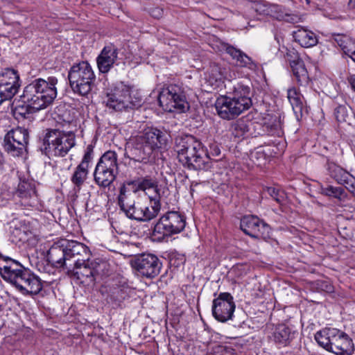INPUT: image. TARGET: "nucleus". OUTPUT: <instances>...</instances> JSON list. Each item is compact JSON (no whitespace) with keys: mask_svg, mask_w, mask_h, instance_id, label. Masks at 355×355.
I'll use <instances>...</instances> for the list:
<instances>
[{"mask_svg":"<svg viewBox=\"0 0 355 355\" xmlns=\"http://www.w3.org/2000/svg\"><path fill=\"white\" fill-rule=\"evenodd\" d=\"M168 135L154 127H147L127 143L125 157L131 160L147 163L153 159L155 150L165 146Z\"/></svg>","mask_w":355,"mask_h":355,"instance_id":"nucleus-1","label":"nucleus"},{"mask_svg":"<svg viewBox=\"0 0 355 355\" xmlns=\"http://www.w3.org/2000/svg\"><path fill=\"white\" fill-rule=\"evenodd\" d=\"M168 135L154 127H147L127 143L125 157L131 160L147 163L153 159L155 150L165 146Z\"/></svg>","mask_w":355,"mask_h":355,"instance_id":"nucleus-2","label":"nucleus"},{"mask_svg":"<svg viewBox=\"0 0 355 355\" xmlns=\"http://www.w3.org/2000/svg\"><path fill=\"white\" fill-rule=\"evenodd\" d=\"M251 96V89L248 85L236 83L230 96H221L216 99L215 107L218 114L227 120L238 116L252 105Z\"/></svg>","mask_w":355,"mask_h":355,"instance_id":"nucleus-3","label":"nucleus"},{"mask_svg":"<svg viewBox=\"0 0 355 355\" xmlns=\"http://www.w3.org/2000/svg\"><path fill=\"white\" fill-rule=\"evenodd\" d=\"M57 83L55 77H49L47 80L35 79L25 87L21 96V100L27 107L35 112L45 109L57 96Z\"/></svg>","mask_w":355,"mask_h":355,"instance_id":"nucleus-4","label":"nucleus"},{"mask_svg":"<svg viewBox=\"0 0 355 355\" xmlns=\"http://www.w3.org/2000/svg\"><path fill=\"white\" fill-rule=\"evenodd\" d=\"M5 261L6 264L0 266V274L3 279L24 294L36 295L40 293L42 285L37 277L15 260L7 258Z\"/></svg>","mask_w":355,"mask_h":355,"instance_id":"nucleus-5","label":"nucleus"},{"mask_svg":"<svg viewBox=\"0 0 355 355\" xmlns=\"http://www.w3.org/2000/svg\"><path fill=\"white\" fill-rule=\"evenodd\" d=\"M175 150L180 162L190 169L207 171L212 167L209 155L202 156L204 150L201 143L193 136L177 139Z\"/></svg>","mask_w":355,"mask_h":355,"instance_id":"nucleus-6","label":"nucleus"},{"mask_svg":"<svg viewBox=\"0 0 355 355\" xmlns=\"http://www.w3.org/2000/svg\"><path fill=\"white\" fill-rule=\"evenodd\" d=\"M315 340L321 347L336 355H352L354 352L352 339L336 328H324L317 331Z\"/></svg>","mask_w":355,"mask_h":355,"instance_id":"nucleus-7","label":"nucleus"},{"mask_svg":"<svg viewBox=\"0 0 355 355\" xmlns=\"http://www.w3.org/2000/svg\"><path fill=\"white\" fill-rule=\"evenodd\" d=\"M68 79L70 87L75 94L87 96L94 87L96 76L87 62H81L70 68Z\"/></svg>","mask_w":355,"mask_h":355,"instance_id":"nucleus-8","label":"nucleus"},{"mask_svg":"<svg viewBox=\"0 0 355 355\" xmlns=\"http://www.w3.org/2000/svg\"><path fill=\"white\" fill-rule=\"evenodd\" d=\"M44 153L49 157H64L76 145V136L71 131L57 129L48 130L44 138Z\"/></svg>","mask_w":355,"mask_h":355,"instance_id":"nucleus-9","label":"nucleus"},{"mask_svg":"<svg viewBox=\"0 0 355 355\" xmlns=\"http://www.w3.org/2000/svg\"><path fill=\"white\" fill-rule=\"evenodd\" d=\"M109 264L107 261L96 259L75 263L73 275L86 286L94 285L98 276L108 275Z\"/></svg>","mask_w":355,"mask_h":355,"instance_id":"nucleus-10","label":"nucleus"},{"mask_svg":"<svg viewBox=\"0 0 355 355\" xmlns=\"http://www.w3.org/2000/svg\"><path fill=\"white\" fill-rule=\"evenodd\" d=\"M118 173L117 155L114 151L105 152L97 163L94 173L96 183L103 187H109Z\"/></svg>","mask_w":355,"mask_h":355,"instance_id":"nucleus-11","label":"nucleus"},{"mask_svg":"<svg viewBox=\"0 0 355 355\" xmlns=\"http://www.w3.org/2000/svg\"><path fill=\"white\" fill-rule=\"evenodd\" d=\"M185 217L178 211H168L155 224L153 235L158 239L181 232L185 227Z\"/></svg>","mask_w":355,"mask_h":355,"instance_id":"nucleus-12","label":"nucleus"},{"mask_svg":"<svg viewBox=\"0 0 355 355\" xmlns=\"http://www.w3.org/2000/svg\"><path fill=\"white\" fill-rule=\"evenodd\" d=\"M105 102L107 107L115 111L132 108L135 105L131 97V87L122 82L109 89Z\"/></svg>","mask_w":355,"mask_h":355,"instance_id":"nucleus-13","label":"nucleus"},{"mask_svg":"<svg viewBox=\"0 0 355 355\" xmlns=\"http://www.w3.org/2000/svg\"><path fill=\"white\" fill-rule=\"evenodd\" d=\"M159 105L166 112H183L187 105L185 96L180 88L170 85L162 89L158 97Z\"/></svg>","mask_w":355,"mask_h":355,"instance_id":"nucleus-14","label":"nucleus"},{"mask_svg":"<svg viewBox=\"0 0 355 355\" xmlns=\"http://www.w3.org/2000/svg\"><path fill=\"white\" fill-rule=\"evenodd\" d=\"M28 132L21 127L8 131L3 139L5 150L14 157L22 155L28 142Z\"/></svg>","mask_w":355,"mask_h":355,"instance_id":"nucleus-15","label":"nucleus"},{"mask_svg":"<svg viewBox=\"0 0 355 355\" xmlns=\"http://www.w3.org/2000/svg\"><path fill=\"white\" fill-rule=\"evenodd\" d=\"M132 266L141 276L152 279L159 274L162 262L154 254H142L135 258Z\"/></svg>","mask_w":355,"mask_h":355,"instance_id":"nucleus-16","label":"nucleus"},{"mask_svg":"<svg viewBox=\"0 0 355 355\" xmlns=\"http://www.w3.org/2000/svg\"><path fill=\"white\" fill-rule=\"evenodd\" d=\"M19 76L17 71L6 69L0 73V105L10 101L20 87Z\"/></svg>","mask_w":355,"mask_h":355,"instance_id":"nucleus-17","label":"nucleus"},{"mask_svg":"<svg viewBox=\"0 0 355 355\" xmlns=\"http://www.w3.org/2000/svg\"><path fill=\"white\" fill-rule=\"evenodd\" d=\"M235 304L233 297L229 293H220L212 304L213 316L219 322H225L232 318Z\"/></svg>","mask_w":355,"mask_h":355,"instance_id":"nucleus-18","label":"nucleus"},{"mask_svg":"<svg viewBox=\"0 0 355 355\" xmlns=\"http://www.w3.org/2000/svg\"><path fill=\"white\" fill-rule=\"evenodd\" d=\"M16 203L24 207H35L37 204L35 183L33 180H23L18 184L13 196Z\"/></svg>","mask_w":355,"mask_h":355,"instance_id":"nucleus-19","label":"nucleus"},{"mask_svg":"<svg viewBox=\"0 0 355 355\" xmlns=\"http://www.w3.org/2000/svg\"><path fill=\"white\" fill-rule=\"evenodd\" d=\"M241 228L245 234L253 238H266L270 227L263 220L254 216H245L241 220Z\"/></svg>","mask_w":355,"mask_h":355,"instance_id":"nucleus-20","label":"nucleus"},{"mask_svg":"<svg viewBox=\"0 0 355 355\" xmlns=\"http://www.w3.org/2000/svg\"><path fill=\"white\" fill-rule=\"evenodd\" d=\"M94 147L92 145H88L85 150L82 161L76 166L73 175L71 177V181L78 190H80L84 182L87 178L89 165L93 159Z\"/></svg>","mask_w":355,"mask_h":355,"instance_id":"nucleus-21","label":"nucleus"},{"mask_svg":"<svg viewBox=\"0 0 355 355\" xmlns=\"http://www.w3.org/2000/svg\"><path fill=\"white\" fill-rule=\"evenodd\" d=\"M64 245L67 261H72L75 264L90 259V251L85 245L76 241H65Z\"/></svg>","mask_w":355,"mask_h":355,"instance_id":"nucleus-22","label":"nucleus"},{"mask_svg":"<svg viewBox=\"0 0 355 355\" xmlns=\"http://www.w3.org/2000/svg\"><path fill=\"white\" fill-rule=\"evenodd\" d=\"M118 49L112 44L105 46L96 59L99 71L107 73L117 60Z\"/></svg>","mask_w":355,"mask_h":355,"instance_id":"nucleus-23","label":"nucleus"},{"mask_svg":"<svg viewBox=\"0 0 355 355\" xmlns=\"http://www.w3.org/2000/svg\"><path fill=\"white\" fill-rule=\"evenodd\" d=\"M287 98L292 106L296 119L299 121L305 113H307L304 96L295 87H291L287 91Z\"/></svg>","mask_w":355,"mask_h":355,"instance_id":"nucleus-24","label":"nucleus"},{"mask_svg":"<svg viewBox=\"0 0 355 355\" xmlns=\"http://www.w3.org/2000/svg\"><path fill=\"white\" fill-rule=\"evenodd\" d=\"M47 260L55 267L59 268L67 265L64 242L53 244L48 251Z\"/></svg>","mask_w":355,"mask_h":355,"instance_id":"nucleus-25","label":"nucleus"},{"mask_svg":"<svg viewBox=\"0 0 355 355\" xmlns=\"http://www.w3.org/2000/svg\"><path fill=\"white\" fill-rule=\"evenodd\" d=\"M293 36L295 41L304 48L314 46L318 42L316 35L304 27H297V29L293 31Z\"/></svg>","mask_w":355,"mask_h":355,"instance_id":"nucleus-26","label":"nucleus"},{"mask_svg":"<svg viewBox=\"0 0 355 355\" xmlns=\"http://www.w3.org/2000/svg\"><path fill=\"white\" fill-rule=\"evenodd\" d=\"M223 49L236 61L237 65L249 69H252L254 66L251 58L240 49L228 44H223Z\"/></svg>","mask_w":355,"mask_h":355,"instance_id":"nucleus-27","label":"nucleus"},{"mask_svg":"<svg viewBox=\"0 0 355 355\" xmlns=\"http://www.w3.org/2000/svg\"><path fill=\"white\" fill-rule=\"evenodd\" d=\"M142 211L139 221L147 222L155 218L160 211V200L155 197H150L149 204L142 203Z\"/></svg>","mask_w":355,"mask_h":355,"instance_id":"nucleus-28","label":"nucleus"},{"mask_svg":"<svg viewBox=\"0 0 355 355\" xmlns=\"http://www.w3.org/2000/svg\"><path fill=\"white\" fill-rule=\"evenodd\" d=\"M295 331L285 324H279L273 334L274 340L281 346H286L294 338Z\"/></svg>","mask_w":355,"mask_h":355,"instance_id":"nucleus-29","label":"nucleus"},{"mask_svg":"<svg viewBox=\"0 0 355 355\" xmlns=\"http://www.w3.org/2000/svg\"><path fill=\"white\" fill-rule=\"evenodd\" d=\"M135 196L134 192L128 189L125 185L121 187L118 196V204L123 213L131 206L135 205Z\"/></svg>","mask_w":355,"mask_h":355,"instance_id":"nucleus-30","label":"nucleus"},{"mask_svg":"<svg viewBox=\"0 0 355 355\" xmlns=\"http://www.w3.org/2000/svg\"><path fill=\"white\" fill-rule=\"evenodd\" d=\"M335 41L345 54L355 62V40L345 35H338L335 37Z\"/></svg>","mask_w":355,"mask_h":355,"instance_id":"nucleus-31","label":"nucleus"},{"mask_svg":"<svg viewBox=\"0 0 355 355\" xmlns=\"http://www.w3.org/2000/svg\"><path fill=\"white\" fill-rule=\"evenodd\" d=\"M328 170L330 176L340 184L344 185L353 176L335 163H330Z\"/></svg>","mask_w":355,"mask_h":355,"instance_id":"nucleus-32","label":"nucleus"},{"mask_svg":"<svg viewBox=\"0 0 355 355\" xmlns=\"http://www.w3.org/2000/svg\"><path fill=\"white\" fill-rule=\"evenodd\" d=\"M290 66L292 69L293 75L300 85L308 83V72L302 59L294 64H291Z\"/></svg>","mask_w":355,"mask_h":355,"instance_id":"nucleus-33","label":"nucleus"},{"mask_svg":"<svg viewBox=\"0 0 355 355\" xmlns=\"http://www.w3.org/2000/svg\"><path fill=\"white\" fill-rule=\"evenodd\" d=\"M137 190L144 191H153L154 196H149L150 197H157L159 199V189L158 188L157 182L156 180L146 178L138 183Z\"/></svg>","mask_w":355,"mask_h":355,"instance_id":"nucleus-34","label":"nucleus"},{"mask_svg":"<svg viewBox=\"0 0 355 355\" xmlns=\"http://www.w3.org/2000/svg\"><path fill=\"white\" fill-rule=\"evenodd\" d=\"M207 74L211 84L221 82L224 77L223 69L217 64H213L210 66Z\"/></svg>","mask_w":355,"mask_h":355,"instance_id":"nucleus-35","label":"nucleus"},{"mask_svg":"<svg viewBox=\"0 0 355 355\" xmlns=\"http://www.w3.org/2000/svg\"><path fill=\"white\" fill-rule=\"evenodd\" d=\"M249 130L248 125L246 124L245 121L243 120H238L235 121L232 125H231V132L232 134L235 137H242L245 135L246 132H248Z\"/></svg>","mask_w":355,"mask_h":355,"instance_id":"nucleus-36","label":"nucleus"},{"mask_svg":"<svg viewBox=\"0 0 355 355\" xmlns=\"http://www.w3.org/2000/svg\"><path fill=\"white\" fill-rule=\"evenodd\" d=\"M271 5V3L266 1L260 0L254 2L252 8L257 14L260 15L268 16Z\"/></svg>","mask_w":355,"mask_h":355,"instance_id":"nucleus-37","label":"nucleus"},{"mask_svg":"<svg viewBox=\"0 0 355 355\" xmlns=\"http://www.w3.org/2000/svg\"><path fill=\"white\" fill-rule=\"evenodd\" d=\"M286 10L279 5L272 4L268 16L279 21H283L285 17Z\"/></svg>","mask_w":355,"mask_h":355,"instance_id":"nucleus-38","label":"nucleus"},{"mask_svg":"<svg viewBox=\"0 0 355 355\" xmlns=\"http://www.w3.org/2000/svg\"><path fill=\"white\" fill-rule=\"evenodd\" d=\"M349 114L348 107L345 105H340L335 108L334 114L338 122H347Z\"/></svg>","mask_w":355,"mask_h":355,"instance_id":"nucleus-39","label":"nucleus"},{"mask_svg":"<svg viewBox=\"0 0 355 355\" xmlns=\"http://www.w3.org/2000/svg\"><path fill=\"white\" fill-rule=\"evenodd\" d=\"M142 203L138 202L137 203L135 202V205H132L124 212L125 216L132 220H136L139 221L140 214H141L142 211Z\"/></svg>","mask_w":355,"mask_h":355,"instance_id":"nucleus-40","label":"nucleus"},{"mask_svg":"<svg viewBox=\"0 0 355 355\" xmlns=\"http://www.w3.org/2000/svg\"><path fill=\"white\" fill-rule=\"evenodd\" d=\"M321 193L325 196L340 198L344 193V189L341 187L328 186L327 187L322 188Z\"/></svg>","mask_w":355,"mask_h":355,"instance_id":"nucleus-41","label":"nucleus"},{"mask_svg":"<svg viewBox=\"0 0 355 355\" xmlns=\"http://www.w3.org/2000/svg\"><path fill=\"white\" fill-rule=\"evenodd\" d=\"M267 192L278 203L281 204L284 201L285 193L283 191L275 187H268Z\"/></svg>","mask_w":355,"mask_h":355,"instance_id":"nucleus-42","label":"nucleus"},{"mask_svg":"<svg viewBox=\"0 0 355 355\" xmlns=\"http://www.w3.org/2000/svg\"><path fill=\"white\" fill-rule=\"evenodd\" d=\"M127 292L124 288H114L112 293V298L116 302H121L127 297Z\"/></svg>","mask_w":355,"mask_h":355,"instance_id":"nucleus-43","label":"nucleus"},{"mask_svg":"<svg viewBox=\"0 0 355 355\" xmlns=\"http://www.w3.org/2000/svg\"><path fill=\"white\" fill-rule=\"evenodd\" d=\"M291 24H297L303 21V16L296 13H289L286 11L284 20Z\"/></svg>","mask_w":355,"mask_h":355,"instance_id":"nucleus-44","label":"nucleus"},{"mask_svg":"<svg viewBox=\"0 0 355 355\" xmlns=\"http://www.w3.org/2000/svg\"><path fill=\"white\" fill-rule=\"evenodd\" d=\"M285 56H286V60L289 62L290 65H291V64H294L297 61L301 60V58H300V56L298 55V53L294 49H286V53Z\"/></svg>","mask_w":355,"mask_h":355,"instance_id":"nucleus-45","label":"nucleus"},{"mask_svg":"<svg viewBox=\"0 0 355 355\" xmlns=\"http://www.w3.org/2000/svg\"><path fill=\"white\" fill-rule=\"evenodd\" d=\"M220 154V150L218 146L216 144H211L209 145V148L207 153H206L204 151V155L202 156H205V155H209V157L210 158V161L213 163V162L211 161V156L216 157V156H218Z\"/></svg>","mask_w":355,"mask_h":355,"instance_id":"nucleus-46","label":"nucleus"},{"mask_svg":"<svg viewBox=\"0 0 355 355\" xmlns=\"http://www.w3.org/2000/svg\"><path fill=\"white\" fill-rule=\"evenodd\" d=\"M344 186L348 191L355 198V178L352 176Z\"/></svg>","mask_w":355,"mask_h":355,"instance_id":"nucleus-47","label":"nucleus"},{"mask_svg":"<svg viewBox=\"0 0 355 355\" xmlns=\"http://www.w3.org/2000/svg\"><path fill=\"white\" fill-rule=\"evenodd\" d=\"M217 353L218 355H235V352L233 349L230 347H225L223 346H219L218 347Z\"/></svg>","mask_w":355,"mask_h":355,"instance_id":"nucleus-48","label":"nucleus"},{"mask_svg":"<svg viewBox=\"0 0 355 355\" xmlns=\"http://www.w3.org/2000/svg\"><path fill=\"white\" fill-rule=\"evenodd\" d=\"M320 286L323 291H324L327 293H331L334 291L333 286L327 282H321Z\"/></svg>","mask_w":355,"mask_h":355,"instance_id":"nucleus-49","label":"nucleus"},{"mask_svg":"<svg viewBox=\"0 0 355 355\" xmlns=\"http://www.w3.org/2000/svg\"><path fill=\"white\" fill-rule=\"evenodd\" d=\"M150 15L157 19L160 18L163 15V10L159 8H154L151 10Z\"/></svg>","mask_w":355,"mask_h":355,"instance_id":"nucleus-50","label":"nucleus"},{"mask_svg":"<svg viewBox=\"0 0 355 355\" xmlns=\"http://www.w3.org/2000/svg\"><path fill=\"white\" fill-rule=\"evenodd\" d=\"M347 81H348V83L350 85L352 89L355 91V75L354 74H349L347 76Z\"/></svg>","mask_w":355,"mask_h":355,"instance_id":"nucleus-51","label":"nucleus"},{"mask_svg":"<svg viewBox=\"0 0 355 355\" xmlns=\"http://www.w3.org/2000/svg\"><path fill=\"white\" fill-rule=\"evenodd\" d=\"M349 6L351 8H355V0H349Z\"/></svg>","mask_w":355,"mask_h":355,"instance_id":"nucleus-52","label":"nucleus"}]
</instances>
